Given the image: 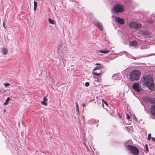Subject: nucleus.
Listing matches in <instances>:
<instances>
[{
  "mask_svg": "<svg viewBox=\"0 0 155 155\" xmlns=\"http://www.w3.org/2000/svg\"><path fill=\"white\" fill-rule=\"evenodd\" d=\"M140 48L142 49H143V48H142L141 46L140 47Z\"/></svg>",
  "mask_w": 155,
  "mask_h": 155,
  "instance_id": "e433bc0d",
  "label": "nucleus"
},
{
  "mask_svg": "<svg viewBox=\"0 0 155 155\" xmlns=\"http://www.w3.org/2000/svg\"><path fill=\"white\" fill-rule=\"evenodd\" d=\"M66 48L63 45H59L58 47V52H61L62 54L65 53L66 51Z\"/></svg>",
  "mask_w": 155,
  "mask_h": 155,
  "instance_id": "0eeeda50",
  "label": "nucleus"
},
{
  "mask_svg": "<svg viewBox=\"0 0 155 155\" xmlns=\"http://www.w3.org/2000/svg\"><path fill=\"white\" fill-rule=\"evenodd\" d=\"M147 23H148V24H152L153 23V21L152 19L147 20Z\"/></svg>",
  "mask_w": 155,
  "mask_h": 155,
  "instance_id": "a211bd4d",
  "label": "nucleus"
},
{
  "mask_svg": "<svg viewBox=\"0 0 155 155\" xmlns=\"http://www.w3.org/2000/svg\"><path fill=\"white\" fill-rule=\"evenodd\" d=\"M133 89L137 93H140L143 90L139 83H135L132 86Z\"/></svg>",
  "mask_w": 155,
  "mask_h": 155,
  "instance_id": "423d86ee",
  "label": "nucleus"
},
{
  "mask_svg": "<svg viewBox=\"0 0 155 155\" xmlns=\"http://www.w3.org/2000/svg\"><path fill=\"white\" fill-rule=\"evenodd\" d=\"M47 100H47V99L46 98V97H44L43 98V101H41V104L43 105H45V106H47V104L46 102V101H47Z\"/></svg>",
  "mask_w": 155,
  "mask_h": 155,
  "instance_id": "9b49d317",
  "label": "nucleus"
},
{
  "mask_svg": "<svg viewBox=\"0 0 155 155\" xmlns=\"http://www.w3.org/2000/svg\"><path fill=\"white\" fill-rule=\"evenodd\" d=\"M10 84L9 83H5L4 84V85L5 87H7L8 86H9Z\"/></svg>",
  "mask_w": 155,
  "mask_h": 155,
  "instance_id": "412c9836",
  "label": "nucleus"
},
{
  "mask_svg": "<svg viewBox=\"0 0 155 155\" xmlns=\"http://www.w3.org/2000/svg\"><path fill=\"white\" fill-rule=\"evenodd\" d=\"M114 15H113V16H112V18H114Z\"/></svg>",
  "mask_w": 155,
  "mask_h": 155,
  "instance_id": "58836bf2",
  "label": "nucleus"
},
{
  "mask_svg": "<svg viewBox=\"0 0 155 155\" xmlns=\"http://www.w3.org/2000/svg\"><path fill=\"white\" fill-rule=\"evenodd\" d=\"M152 140L153 141H155V138H154V137H152L151 138Z\"/></svg>",
  "mask_w": 155,
  "mask_h": 155,
  "instance_id": "c756f323",
  "label": "nucleus"
},
{
  "mask_svg": "<svg viewBox=\"0 0 155 155\" xmlns=\"http://www.w3.org/2000/svg\"><path fill=\"white\" fill-rule=\"evenodd\" d=\"M150 112L153 115L155 116V104L151 106L150 109Z\"/></svg>",
  "mask_w": 155,
  "mask_h": 155,
  "instance_id": "9d476101",
  "label": "nucleus"
},
{
  "mask_svg": "<svg viewBox=\"0 0 155 155\" xmlns=\"http://www.w3.org/2000/svg\"><path fill=\"white\" fill-rule=\"evenodd\" d=\"M115 20L120 25L124 24L125 23L124 20V19L118 17H116L115 18Z\"/></svg>",
  "mask_w": 155,
  "mask_h": 155,
  "instance_id": "6e6552de",
  "label": "nucleus"
},
{
  "mask_svg": "<svg viewBox=\"0 0 155 155\" xmlns=\"http://www.w3.org/2000/svg\"><path fill=\"white\" fill-rule=\"evenodd\" d=\"M151 134H149L148 135V138H147V139L148 140H150V138H151Z\"/></svg>",
  "mask_w": 155,
  "mask_h": 155,
  "instance_id": "5701e85b",
  "label": "nucleus"
},
{
  "mask_svg": "<svg viewBox=\"0 0 155 155\" xmlns=\"http://www.w3.org/2000/svg\"><path fill=\"white\" fill-rule=\"evenodd\" d=\"M150 102H152V101H151V100H150Z\"/></svg>",
  "mask_w": 155,
  "mask_h": 155,
  "instance_id": "a19ab883",
  "label": "nucleus"
},
{
  "mask_svg": "<svg viewBox=\"0 0 155 155\" xmlns=\"http://www.w3.org/2000/svg\"><path fill=\"white\" fill-rule=\"evenodd\" d=\"M78 122H79V123H80V120L79 119H78Z\"/></svg>",
  "mask_w": 155,
  "mask_h": 155,
  "instance_id": "72a5a7b5",
  "label": "nucleus"
},
{
  "mask_svg": "<svg viewBox=\"0 0 155 155\" xmlns=\"http://www.w3.org/2000/svg\"><path fill=\"white\" fill-rule=\"evenodd\" d=\"M134 118H135V120L136 121H137V117L135 116H134Z\"/></svg>",
  "mask_w": 155,
  "mask_h": 155,
  "instance_id": "7c9ffc66",
  "label": "nucleus"
},
{
  "mask_svg": "<svg viewBox=\"0 0 155 155\" xmlns=\"http://www.w3.org/2000/svg\"><path fill=\"white\" fill-rule=\"evenodd\" d=\"M137 44V41H134L130 42V45L133 46H136Z\"/></svg>",
  "mask_w": 155,
  "mask_h": 155,
  "instance_id": "4468645a",
  "label": "nucleus"
},
{
  "mask_svg": "<svg viewBox=\"0 0 155 155\" xmlns=\"http://www.w3.org/2000/svg\"><path fill=\"white\" fill-rule=\"evenodd\" d=\"M102 101L104 102V104L107 106L108 105V104L107 103V102L104 101V99L102 100Z\"/></svg>",
  "mask_w": 155,
  "mask_h": 155,
  "instance_id": "b1692460",
  "label": "nucleus"
},
{
  "mask_svg": "<svg viewBox=\"0 0 155 155\" xmlns=\"http://www.w3.org/2000/svg\"><path fill=\"white\" fill-rule=\"evenodd\" d=\"M127 116V118L128 119H129L130 118V116L129 115L127 114L126 115Z\"/></svg>",
  "mask_w": 155,
  "mask_h": 155,
  "instance_id": "a878e982",
  "label": "nucleus"
},
{
  "mask_svg": "<svg viewBox=\"0 0 155 155\" xmlns=\"http://www.w3.org/2000/svg\"><path fill=\"white\" fill-rule=\"evenodd\" d=\"M75 104H76V108H79V107H78V103L76 102L75 103Z\"/></svg>",
  "mask_w": 155,
  "mask_h": 155,
  "instance_id": "c85d7f7f",
  "label": "nucleus"
},
{
  "mask_svg": "<svg viewBox=\"0 0 155 155\" xmlns=\"http://www.w3.org/2000/svg\"><path fill=\"white\" fill-rule=\"evenodd\" d=\"M5 110H4V112L5 113Z\"/></svg>",
  "mask_w": 155,
  "mask_h": 155,
  "instance_id": "79ce46f5",
  "label": "nucleus"
},
{
  "mask_svg": "<svg viewBox=\"0 0 155 155\" xmlns=\"http://www.w3.org/2000/svg\"><path fill=\"white\" fill-rule=\"evenodd\" d=\"M125 128H126V129H128V127H125Z\"/></svg>",
  "mask_w": 155,
  "mask_h": 155,
  "instance_id": "4c0bfd02",
  "label": "nucleus"
},
{
  "mask_svg": "<svg viewBox=\"0 0 155 155\" xmlns=\"http://www.w3.org/2000/svg\"><path fill=\"white\" fill-rule=\"evenodd\" d=\"M124 11V7L119 5H116L111 10L112 13H117L121 12Z\"/></svg>",
  "mask_w": 155,
  "mask_h": 155,
  "instance_id": "20e7f679",
  "label": "nucleus"
},
{
  "mask_svg": "<svg viewBox=\"0 0 155 155\" xmlns=\"http://www.w3.org/2000/svg\"><path fill=\"white\" fill-rule=\"evenodd\" d=\"M146 150L147 152L148 151V146L147 145H146Z\"/></svg>",
  "mask_w": 155,
  "mask_h": 155,
  "instance_id": "cd10ccee",
  "label": "nucleus"
},
{
  "mask_svg": "<svg viewBox=\"0 0 155 155\" xmlns=\"http://www.w3.org/2000/svg\"><path fill=\"white\" fill-rule=\"evenodd\" d=\"M140 72L138 70H135L131 71L130 74V79L131 81H137L140 78Z\"/></svg>",
  "mask_w": 155,
  "mask_h": 155,
  "instance_id": "f03ea898",
  "label": "nucleus"
},
{
  "mask_svg": "<svg viewBox=\"0 0 155 155\" xmlns=\"http://www.w3.org/2000/svg\"><path fill=\"white\" fill-rule=\"evenodd\" d=\"M99 51L101 53L106 54L107 53L109 52V50L104 51L102 50H100Z\"/></svg>",
  "mask_w": 155,
  "mask_h": 155,
  "instance_id": "f3484780",
  "label": "nucleus"
},
{
  "mask_svg": "<svg viewBox=\"0 0 155 155\" xmlns=\"http://www.w3.org/2000/svg\"><path fill=\"white\" fill-rule=\"evenodd\" d=\"M89 85V83L88 82H87L85 83V86L86 87H88Z\"/></svg>",
  "mask_w": 155,
  "mask_h": 155,
  "instance_id": "393cba45",
  "label": "nucleus"
},
{
  "mask_svg": "<svg viewBox=\"0 0 155 155\" xmlns=\"http://www.w3.org/2000/svg\"><path fill=\"white\" fill-rule=\"evenodd\" d=\"M76 110L78 112V114H79L80 112H79V108H76Z\"/></svg>",
  "mask_w": 155,
  "mask_h": 155,
  "instance_id": "bb28decb",
  "label": "nucleus"
},
{
  "mask_svg": "<svg viewBox=\"0 0 155 155\" xmlns=\"http://www.w3.org/2000/svg\"><path fill=\"white\" fill-rule=\"evenodd\" d=\"M126 148L127 149H128L134 155H137L139 153L138 149L135 146L127 145L126 146Z\"/></svg>",
  "mask_w": 155,
  "mask_h": 155,
  "instance_id": "7ed1b4c3",
  "label": "nucleus"
},
{
  "mask_svg": "<svg viewBox=\"0 0 155 155\" xmlns=\"http://www.w3.org/2000/svg\"><path fill=\"white\" fill-rule=\"evenodd\" d=\"M111 110L112 111L113 113L114 112V109H111Z\"/></svg>",
  "mask_w": 155,
  "mask_h": 155,
  "instance_id": "2f4dec72",
  "label": "nucleus"
},
{
  "mask_svg": "<svg viewBox=\"0 0 155 155\" xmlns=\"http://www.w3.org/2000/svg\"><path fill=\"white\" fill-rule=\"evenodd\" d=\"M94 78H97V79L98 80H100V76H94Z\"/></svg>",
  "mask_w": 155,
  "mask_h": 155,
  "instance_id": "4be33fe9",
  "label": "nucleus"
},
{
  "mask_svg": "<svg viewBox=\"0 0 155 155\" xmlns=\"http://www.w3.org/2000/svg\"><path fill=\"white\" fill-rule=\"evenodd\" d=\"M10 100V98L9 97H8L5 101V102L3 104V105H6L8 103V101Z\"/></svg>",
  "mask_w": 155,
  "mask_h": 155,
  "instance_id": "dca6fc26",
  "label": "nucleus"
},
{
  "mask_svg": "<svg viewBox=\"0 0 155 155\" xmlns=\"http://www.w3.org/2000/svg\"><path fill=\"white\" fill-rule=\"evenodd\" d=\"M99 81V80H97H97H95V81H97V82H98Z\"/></svg>",
  "mask_w": 155,
  "mask_h": 155,
  "instance_id": "473e14b6",
  "label": "nucleus"
},
{
  "mask_svg": "<svg viewBox=\"0 0 155 155\" xmlns=\"http://www.w3.org/2000/svg\"><path fill=\"white\" fill-rule=\"evenodd\" d=\"M34 10L35 12L36 10V8H37V2L35 1H34Z\"/></svg>",
  "mask_w": 155,
  "mask_h": 155,
  "instance_id": "2eb2a0df",
  "label": "nucleus"
},
{
  "mask_svg": "<svg viewBox=\"0 0 155 155\" xmlns=\"http://www.w3.org/2000/svg\"><path fill=\"white\" fill-rule=\"evenodd\" d=\"M142 82L143 84L147 86L150 90H154V81L153 78L149 74L143 75L142 78Z\"/></svg>",
  "mask_w": 155,
  "mask_h": 155,
  "instance_id": "f257e3e1",
  "label": "nucleus"
},
{
  "mask_svg": "<svg viewBox=\"0 0 155 155\" xmlns=\"http://www.w3.org/2000/svg\"><path fill=\"white\" fill-rule=\"evenodd\" d=\"M85 104H83V106H85Z\"/></svg>",
  "mask_w": 155,
  "mask_h": 155,
  "instance_id": "ea45409f",
  "label": "nucleus"
},
{
  "mask_svg": "<svg viewBox=\"0 0 155 155\" xmlns=\"http://www.w3.org/2000/svg\"><path fill=\"white\" fill-rule=\"evenodd\" d=\"M49 22L50 23L52 24H54V20H52L50 18H48Z\"/></svg>",
  "mask_w": 155,
  "mask_h": 155,
  "instance_id": "6ab92c4d",
  "label": "nucleus"
},
{
  "mask_svg": "<svg viewBox=\"0 0 155 155\" xmlns=\"http://www.w3.org/2000/svg\"><path fill=\"white\" fill-rule=\"evenodd\" d=\"M3 25L4 27L5 28V24L4 23H3Z\"/></svg>",
  "mask_w": 155,
  "mask_h": 155,
  "instance_id": "c9c22d12",
  "label": "nucleus"
},
{
  "mask_svg": "<svg viewBox=\"0 0 155 155\" xmlns=\"http://www.w3.org/2000/svg\"><path fill=\"white\" fill-rule=\"evenodd\" d=\"M102 105H103V107H104V108H104V104H103V103H102Z\"/></svg>",
  "mask_w": 155,
  "mask_h": 155,
  "instance_id": "f704fd0d",
  "label": "nucleus"
},
{
  "mask_svg": "<svg viewBox=\"0 0 155 155\" xmlns=\"http://www.w3.org/2000/svg\"><path fill=\"white\" fill-rule=\"evenodd\" d=\"M128 25L130 28L136 29L140 28L142 26L140 23L136 21H131Z\"/></svg>",
  "mask_w": 155,
  "mask_h": 155,
  "instance_id": "39448f33",
  "label": "nucleus"
},
{
  "mask_svg": "<svg viewBox=\"0 0 155 155\" xmlns=\"http://www.w3.org/2000/svg\"><path fill=\"white\" fill-rule=\"evenodd\" d=\"M95 24L101 31H102L103 30V25L99 21H96L95 22Z\"/></svg>",
  "mask_w": 155,
  "mask_h": 155,
  "instance_id": "1a4fd4ad",
  "label": "nucleus"
},
{
  "mask_svg": "<svg viewBox=\"0 0 155 155\" xmlns=\"http://www.w3.org/2000/svg\"><path fill=\"white\" fill-rule=\"evenodd\" d=\"M92 74L94 75H97V76H100V74H101V73H97L96 72H93L92 73Z\"/></svg>",
  "mask_w": 155,
  "mask_h": 155,
  "instance_id": "aec40b11",
  "label": "nucleus"
},
{
  "mask_svg": "<svg viewBox=\"0 0 155 155\" xmlns=\"http://www.w3.org/2000/svg\"><path fill=\"white\" fill-rule=\"evenodd\" d=\"M96 65H98L99 66H97L96 67H95L93 70V71H94L97 70H99L101 68V66H100V64H98V63H96Z\"/></svg>",
  "mask_w": 155,
  "mask_h": 155,
  "instance_id": "ddd939ff",
  "label": "nucleus"
},
{
  "mask_svg": "<svg viewBox=\"0 0 155 155\" xmlns=\"http://www.w3.org/2000/svg\"><path fill=\"white\" fill-rule=\"evenodd\" d=\"M8 52V50L5 48H2V52L3 55H5L7 54Z\"/></svg>",
  "mask_w": 155,
  "mask_h": 155,
  "instance_id": "f8f14e48",
  "label": "nucleus"
}]
</instances>
